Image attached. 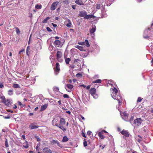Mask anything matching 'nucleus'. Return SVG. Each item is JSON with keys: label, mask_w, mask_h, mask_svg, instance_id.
I'll use <instances>...</instances> for the list:
<instances>
[{"label": "nucleus", "mask_w": 153, "mask_h": 153, "mask_svg": "<svg viewBox=\"0 0 153 153\" xmlns=\"http://www.w3.org/2000/svg\"><path fill=\"white\" fill-rule=\"evenodd\" d=\"M53 91L56 93L57 95H59V88L58 87H54L53 88Z\"/></svg>", "instance_id": "17"}, {"label": "nucleus", "mask_w": 153, "mask_h": 153, "mask_svg": "<svg viewBox=\"0 0 153 153\" xmlns=\"http://www.w3.org/2000/svg\"><path fill=\"white\" fill-rule=\"evenodd\" d=\"M75 48L78 49L79 50H80L81 51H85V50L83 49L82 47L79 46V45H76L75 46Z\"/></svg>", "instance_id": "24"}, {"label": "nucleus", "mask_w": 153, "mask_h": 153, "mask_svg": "<svg viewBox=\"0 0 153 153\" xmlns=\"http://www.w3.org/2000/svg\"><path fill=\"white\" fill-rule=\"evenodd\" d=\"M22 137L23 138L24 140H25V136L24 135H22Z\"/></svg>", "instance_id": "63"}, {"label": "nucleus", "mask_w": 153, "mask_h": 153, "mask_svg": "<svg viewBox=\"0 0 153 153\" xmlns=\"http://www.w3.org/2000/svg\"><path fill=\"white\" fill-rule=\"evenodd\" d=\"M13 87L15 88H20V86L17 84H14L13 85Z\"/></svg>", "instance_id": "32"}, {"label": "nucleus", "mask_w": 153, "mask_h": 153, "mask_svg": "<svg viewBox=\"0 0 153 153\" xmlns=\"http://www.w3.org/2000/svg\"><path fill=\"white\" fill-rule=\"evenodd\" d=\"M151 31V30L150 28H148V30H145L144 32V35H143V37L145 39H147L149 37L147 36H145V34H148V33H149V31Z\"/></svg>", "instance_id": "10"}, {"label": "nucleus", "mask_w": 153, "mask_h": 153, "mask_svg": "<svg viewBox=\"0 0 153 153\" xmlns=\"http://www.w3.org/2000/svg\"><path fill=\"white\" fill-rule=\"evenodd\" d=\"M73 86L71 84H67L65 88L67 91L68 92H70L71 91V89L73 88Z\"/></svg>", "instance_id": "8"}, {"label": "nucleus", "mask_w": 153, "mask_h": 153, "mask_svg": "<svg viewBox=\"0 0 153 153\" xmlns=\"http://www.w3.org/2000/svg\"><path fill=\"white\" fill-rule=\"evenodd\" d=\"M89 92L91 95H93L96 92V89L94 88H91Z\"/></svg>", "instance_id": "18"}, {"label": "nucleus", "mask_w": 153, "mask_h": 153, "mask_svg": "<svg viewBox=\"0 0 153 153\" xmlns=\"http://www.w3.org/2000/svg\"><path fill=\"white\" fill-rule=\"evenodd\" d=\"M54 44L56 45L59 46L61 47L62 46V44L61 43V42L58 40H56L54 42Z\"/></svg>", "instance_id": "16"}, {"label": "nucleus", "mask_w": 153, "mask_h": 153, "mask_svg": "<svg viewBox=\"0 0 153 153\" xmlns=\"http://www.w3.org/2000/svg\"><path fill=\"white\" fill-rule=\"evenodd\" d=\"M58 103H59V105H61V101L60 100H59L58 102Z\"/></svg>", "instance_id": "62"}, {"label": "nucleus", "mask_w": 153, "mask_h": 153, "mask_svg": "<svg viewBox=\"0 0 153 153\" xmlns=\"http://www.w3.org/2000/svg\"><path fill=\"white\" fill-rule=\"evenodd\" d=\"M35 137L37 141H40V139L38 136H35Z\"/></svg>", "instance_id": "41"}, {"label": "nucleus", "mask_w": 153, "mask_h": 153, "mask_svg": "<svg viewBox=\"0 0 153 153\" xmlns=\"http://www.w3.org/2000/svg\"><path fill=\"white\" fill-rule=\"evenodd\" d=\"M48 105L46 104H45L41 106V111H42L44 110L47 107Z\"/></svg>", "instance_id": "23"}, {"label": "nucleus", "mask_w": 153, "mask_h": 153, "mask_svg": "<svg viewBox=\"0 0 153 153\" xmlns=\"http://www.w3.org/2000/svg\"><path fill=\"white\" fill-rule=\"evenodd\" d=\"M42 7V6L41 5L37 4L35 6L36 8L38 9H41Z\"/></svg>", "instance_id": "34"}, {"label": "nucleus", "mask_w": 153, "mask_h": 153, "mask_svg": "<svg viewBox=\"0 0 153 153\" xmlns=\"http://www.w3.org/2000/svg\"><path fill=\"white\" fill-rule=\"evenodd\" d=\"M142 100V99L140 97H138L137 100V102H140Z\"/></svg>", "instance_id": "51"}, {"label": "nucleus", "mask_w": 153, "mask_h": 153, "mask_svg": "<svg viewBox=\"0 0 153 153\" xmlns=\"http://www.w3.org/2000/svg\"><path fill=\"white\" fill-rule=\"evenodd\" d=\"M50 17H48L44 19L42 21V22L43 23H46L47 22L48 20L50 19Z\"/></svg>", "instance_id": "30"}, {"label": "nucleus", "mask_w": 153, "mask_h": 153, "mask_svg": "<svg viewBox=\"0 0 153 153\" xmlns=\"http://www.w3.org/2000/svg\"><path fill=\"white\" fill-rule=\"evenodd\" d=\"M51 25L53 26L54 27H57V25L56 24H54V23H51Z\"/></svg>", "instance_id": "55"}, {"label": "nucleus", "mask_w": 153, "mask_h": 153, "mask_svg": "<svg viewBox=\"0 0 153 153\" xmlns=\"http://www.w3.org/2000/svg\"><path fill=\"white\" fill-rule=\"evenodd\" d=\"M92 134V132L91 131H87V134L88 135H90Z\"/></svg>", "instance_id": "50"}, {"label": "nucleus", "mask_w": 153, "mask_h": 153, "mask_svg": "<svg viewBox=\"0 0 153 153\" xmlns=\"http://www.w3.org/2000/svg\"><path fill=\"white\" fill-rule=\"evenodd\" d=\"M121 134L126 137L129 136V134L128 131L127 130H123L121 132Z\"/></svg>", "instance_id": "12"}, {"label": "nucleus", "mask_w": 153, "mask_h": 153, "mask_svg": "<svg viewBox=\"0 0 153 153\" xmlns=\"http://www.w3.org/2000/svg\"><path fill=\"white\" fill-rule=\"evenodd\" d=\"M75 2L76 4L79 5H84V3L82 0H76Z\"/></svg>", "instance_id": "19"}, {"label": "nucleus", "mask_w": 153, "mask_h": 153, "mask_svg": "<svg viewBox=\"0 0 153 153\" xmlns=\"http://www.w3.org/2000/svg\"><path fill=\"white\" fill-rule=\"evenodd\" d=\"M101 82V80L100 79H97L94 81L93 82V83H100Z\"/></svg>", "instance_id": "29"}, {"label": "nucleus", "mask_w": 153, "mask_h": 153, "mask_svg": "<svg viewBox=\"0 0 153 153\" xmlns=\"http://www.w3.org/2000/svg\"><path fill=\"white\" fill-rule=\"evenodd\" d=\"M39 126H38L34 125L33 123H31L30 125V127L31 129H34L37 128L39 127Z\"/></svg>", "instance_id": "21"}, {"label": "nucleus", "mask_w": 153, "mask_h": 153, "mask_svg": "<svg viewBox=\"0 0 153 153\" xmlns=\"http://www.w3.org/2000/svg\"><path fill=\"white\" fill-rule=\"evenodd\" d=\"M16 33L18 34L20 33L19 30L18 28H16Z\"/></svg>", "instance_id": "47"}, {"label": "nucleus", "mask_w": 153, "mask_h": 153, "mask_svg": "<svg viewBox=\"0 0 153 153\" xmlns=\"http://www.w3.org/2000/svg\"><path fill=\"white\" fill-rule=\"evenodd\" d=\"M63 96L64 98H68L69 97L68 95L67 94H64Z\"/></svg>", "instance_id": "46"}, {"label": "nucleus", "mask_w": 153, "mask_h": 153, "mask_svg": "<svg viewBox=\"0 0 153 153\" xmlns=\"http://www.w3.org/2000/svg\"><path fill=\"white\" fill-rule=\"evenodd\" d=\"M71 59L70 58H66L65 59V61L66 64H68Z\"/></svg>", "instance_id": "33"}, {"label": "nucleus", "mask_w": 153, "mask_h": 153, "mask_svg": "<svg viewBox=\"0 0 153 153\" xmlns=\"http://www.w3.org/2000/svg\"><path fill=\"white\" fill-rule=\"evenodd\" d=\"M79 16L80 17H84V18L87 14V12L85 10L80 11L79 12Z\"/></svg>", "instance_id": "13"}, {"label": "nucleus", "mask_w": 153, "mask_h": 153, "mask_svg": "<svg viewBox=\"0 0 153 153\" xmlns=\"http://www.w3.org/2000/svg\"><path fill=\"white\" fill-rule=\"evenodd\" d=\"M94 17V16L92 14L91 15H86L84 17V19H91L92 18H93Z\"/></svg>", "instance_id": "22"}, {"label": "nucleus", "mask_w": 153, "mask_h": 153, "mask_svg": "<svg viewBox=\"0 0 153 153\" xmlns=\"http://www.w3.org/2000/svg\"><path fill=\"white\" fill-rule=\"evenodd\" d=\"M59 121L60 124H60L61 126H63L65 125L66 123L65 119L63 118H61L60 117Z\"/></svg>", "instance_id": "14"}, {"label": "nucleus", "mask_w": 153, "mask_h": 153, "mask_svg": "<svg viewBox=\"0 0 153 153\" xmlns=\"http://www.w3.org/2000/svg\"><path fill=\"white\" fill-rule=\"evenodd\" d=\"M96 27L95 25H92V28L90 30V33L91 34H93L95 32Z\"/></svg>", "instance_id": "15"}, {"label": "nucleus", "mask_w": 153, "mask_h": 153, "mask_svg": "<svg viewBox=\"0 0 153 153\" xmlns=\"http://www.w3.org/2000/svg\"><path fill=\"white\" fill-rule=\"evenodd\" d=\"M80 86V87H83L84 88H85L86 87V86L84 85H83V84H82V85H80L79 86Z\"/></svg>", "instance_id": "58"}, {"label": "nucleus", "mask_w": 153, "mask_h": 153, "mask_svg": "<svg viewBox=\"0 0 153 153\" xmlns=\"http://www.w3.org/2000/svg\"><path fill=\"white\" fill-rule=\"evenodd\" d=\"M78 44L80 45H85L84 42H79L78 43Z\"/></svg>", "instance_id": "49"}, {"label": "nucleus", "mask_w": 153, "mask_h": 153, "mask_svg": "<svg viewBox=\"0 0 153 153\" xmlns=\"http://www.w3.org/2000/svg\"><path fill=\"white\" fill-rule=\"evenodd\" d=\"M1 98L2 99V102L7 106H9L11 104L10 102L11 101L10 99H7V100H5V97H1Z\"/></svg>", "instance_id": "6"}, {"label": "nucleus", "mask_w": 153, "mask_h": 153, "mask_svg": "<svg viewBox=\"0 0 153 153\" xmlns=\"http://www.w3.org/2000/svg\"><path fill=\"white\" fill-rule=\"evenodd\" d=\"M66 113H68V114H71V112L70 111H66Z\"/></svg>", "instance_id": "64"}, {"label": "nucleus", "mask_w": 153, "mask_h": 153, "mask_svg": "<svg viewBox=\"0 0 153 153\" xmlns=\"http://www.w3.org/2000/svg\"><path fill=\"white\" fill-rule=\"evenodd\" d=\"M60 118V117L58 116L55 117L52 121V125L58 127L60 125V124H59L58 123Z\"/></svg>", "instance_id": "3"}, {"label": "nucleus", "mask_w": 153, "mask_h": 153, "mask_svg": "<svg viewBox=\"0 0 153 153\" xmlns=\"http://www.w3.org/2000/svg\"><path fill=\"white\" fill-rule=\"evenodd\" d=\"M68 140V139L66 136H64L63 137L62 142H65Z\"/></svg>", "instance_id": "25"}, {"label": "nucleus", "mask_w": 153, "mask_h": 153, "mask_svg": "<svg viewBox=\"0 0 153 153\" xmlns=\"http://www.w3.org/2000/svg\"><path fill=\"white\" fill-rule=\"evenodd\" d=\"M4 87L3 84L2 83H0V88H2Z\"/></svg>", "instance_id": "52"}, {"label": "nucleus", "mask_w": 153, "mask_h": 153, "mask_svg": "<svg viewBox=\"0 0 153 153\" xmlns=\"http://www.w3.org/2000/svg\"><path fill=\"white\" fill-rule=\"evenodd\" d=\"M23 147L26 149H27L28 147V144L27 143L25 144V145H23Z\"/></svg>", "instance_id": "42"}, {"label": "nucleus", "mask_w": 153, "mask_h": 153, "mask_svg": "<svg viewBox=\"0 0 153 153\" xmlns=\"http://www.w3.org/2000/svg\"><path fill=\"white\" fill-rule=\"evenodd\" d=\"M58 127L62 130L63 131H66V128L63 126L59 125Z\"/></svg>", "instance_id": "26"}, {"label": "nucleus", "mask_w": 153, "mask_h": 153, "mask_svg": "<svg viewBox=\"0 0 153 153\" xmlns=\"http://www.w3.org/2000/svg\"><path fill=\"white\" fill-rule=\"evenodd\" d=\"M72 8L74 9H75L76 6L75 5H73L72 6Z\"/></svg>", "instance_id": "57"}, {"label": "nucleus", "mask_w": 153, "mask_h": 153, "mask_svg": "<svg viewBox=\"0 0 153 153\" xmlns=\"http://www.w3.org/2000/svg\"><path fill=\"white\" fill-rule=\"evenodd\" d=\"M101 5L100 4H96V8L97 9H100V8Z\"/></svg>", "instance_id": "37"}, {"label": "nucleus", "mask_w": 153, "mask_h": 153, "mask_svg": "<svg viewBox=\"0 0 153 153\" xmlns=\"http://www.w3.org/2000/svg\"><path fill=\"white\" fill-rule=\"evenodd\" d=\"M84 43L85 45L87 47H89L90 46V45L88 40L85 39V41L84 42Z\"/></svg>", "instance_id": "27"}, {"label": "nucleus", "mask_w": 153, "mask_h": 153, "mask_svg": "<svg viewBox=\"0 0 153 153\" xmlns=\"http://www.w3.org/2000/svg\"><path fill=\"white\" fill-rule=\"evenodd\" d=\"M58 3V2L57 1L54 2L51 5V9L52 10H55L56 7Z\"/></svg>", "instance_id": "9"}, {"label": "nucleus", "mask_w": 153, "mask_h": 153, "mask_svg": "<svg viewBox=\"0 0 153 153\" xmlns=\"http://www.w3.org/2000/svg\"><path fill=\"white\" fill-rule=\"evenodd\" d=\"M5 146L6 147H8L9 146L7 140V139H6L5 141Z\"/></svg>", "instance_id": "38"}, {"label": "nucleus", "mask_w": 153, "mask_h": 153, "mask_svg": "<svg viewBox=\"0 0 153 153\" xmlns=\"http://www.w3.org/2000/svg\"><path fill=\"white\" fill-rule=\"evenodd\" d=\"M101 131L103 134L104 133H108V132L104 130H102Z\"/></svg>", "instance_id": "60"}, {"label": "nucleus", "mask_w": 153, "mask_h": 153, "mask_svg": "<svg viewBox=\"0 0 153 153\" xmlns=\"http://www.w3.org/2000/svg\"><path fill=\"white\" fill-rule=\"evenodd\" d=\"M103 133L102 132V131H100L98 133V135L99 137L100 138L102 139H103L105 138V136L103 135Z\"/></svg>", "instance_id": "20"}, {"label": "nucleus", "mask_w": 153, "mask_h": 153, "mask_svg": "<svg viewBox=\"0 0 153 153\" xmlns=\"http://www.w3.org/2000/svg\"><path fill=\"white\" fill-rule=\"evenodd\" d=\"M118 109L120 112V114L123 119L126 121H127V119L128 118V115L125 112H121L120 111L119 107L117 108Z\"/></svg>", "instance_id": "5"}, {"label": "nucleus", "mask_w": 153, "mask_h": 153, "mask_svg": "<svg viewBox=\"0 0 153 153\" xmlns=\"http://www.w3.org/2000/svg\"><path fill=\"white\" fill-rule=\"evenodd\" d=\"M80 60L79 59H74V62H78V61H80Z\"/></svg>", "instance_id": "54"}, {"label": "nucleus", "mask_w": 153, "mask_h": 153, "mask_svg": "<svg viewBox=\"0 0 153 153\" xmlns=\"http://www.w3.org/2000/svg\"><path fill=\"white\" fill-rule=\"evenodd\" d=\"M82 135L83 136V137H86L84 133H82Z\"/></svg>", "instance_id": "59"}, {"label": "nucleus", "mask_w": 153, "mask_h": 153, "mask_svg": "<svg viewBox=\"0 0 153 153\" xmlns=\"http://www.w3.org/2000/svg\"><path fill=\"white\" fill-rule=\"evenodd\" d=\"M25 51V50L24 49H22L21 51H20L19 53L20 54L22 52H24Z\"/></svg>", "instance_id": "48"}, {"label": "nucleus", "mask_w": 153, "mask_h": 153, "mask_svg": "<svg viewBox=\"0 0 153 153\" xmlns=\"http://www.w3.org/2000/svg\"><path fill=\"white\" fill-rule=\"evenodd\" d=\"M143 131L146 132L148 130V128H147V127L145 126L143 128Z\"/></svg>", "instance_id": "40"}, {"label": "nucleus", "mask_w": 153, "mask_h": 153, "mask_svg": "<svg viewBox=\"0 0 153 153\" xmlns=\"http://www.w3.org/2000/svg\"><path fill=\"white\" fill-rule=\"evenodd\" d=\"M8 94L9 95L11 96L13 94V90L12 89H10L8 91Z\"/></svg>", "instance_id": "28"}, {"label": "nucleus", "mask_w": 153, "mask_h": 153, "mask_svg": "<svg viewBox=\"0 0 153 153\" xmlns=\"http://www.w3.org/2000/svg\"><path fill=\"white\" fill-rule=\"evenodd\" d=\"M63 3L65 4H68V0H65L63 1Z\"/></svg>", "instance_id": "53"}, {"label": "nucleus", "mask_w": 153, "mask_h": 153, "mask_svg": "<svg viewBox=\"0 0 153 153\" xmlns=\"http://www.w3.org/2000/svg\"><path fill=\"white\" fill-rule=\"evenodd\" d=\"M46 29L47 30L48 32H51L52 31V30L49 27H47Z\"/></svg>", "instance_id": "43"}, {"label": "nucleus", "mask_w": 153, "mask_h": 153, "mask_svg": "<svg viewBox=\"0 0 153 153\" xmlns=\"http://www.w3.org/2000/svg\"><path fill=\"white\" fill-rule=\"evenodd\" d=\"M90 85H88L86 87V89H89L90 88Z\"/></svg>", "instance_id": "61"}, {"label": "nucleus", "mask_w": 153, "mask_h": 153, "mask_svg": "<svg viewBox=\"0 0 153 153\" xmlns=\"http://www.w3.org/2000/svg\"><path fill=\"white\" fill-rule=\"evenodd\" d=\"M55 73L56 75L60 71V67L59 64L57 62L56 63L55 67L54 68Z\"/></svg>", "instance_id": "7"}, {"label": "nucleus", "mask_w": 153, "mask_h": 153, "mask_svg": "<svg viewBox=\"0 0 153 153\" xmlns=\"http://www.w3.org/2000/svg\"><path fill=\"white\" fill-rule=\"evenodd\" d=\"M112 90L111 95L112 97L114 100H117L118 102L119 105L120 106L123 100L122 97L120 95L119 92H118V90L115 87H113V88H112L111 89Z\"/></svg>", "instance_id": "1"}, {"label": "nucleus", "mask_w": 153, "mask_h": 153, "mask_svg": "<svg viewBox=\"0 0 153 153\" xmlns=\"http://www.w3.org/2000/svg\"><path fill=\"white\" fill-rule=\"evenodd\" d=\"M68 21L69 22L68 23L66 24V26H67L68 27H71V21L69 19L68 20Z\"/></svg>", "instance_id": "31"}, {"label": "nucleus", "mask_w": 153, "mask_h": 153, "mask_svg": "<svg viewBox=\"0 0 153 153\" xmlns=\"http://www.w3.org/2000/svg\"><path fill=\"white\" fill-rule=\"evenodd\" d=\"M44 153H52L51 150L48 147H45L42 150Z\"/></svg>", "instance_id": "11"}, {"label": "nucleus", "mask_w": 153, "mask_h": 153, "mask_svg": "<svg viewBox=\"0 0 153 153\" xmlns=\"http://www.w3.org/2000/svg\"><path fill=\"white\" fill-rule=\"evenodd\" d=\"M83 145H84V146H85V147H86V146H87V141H85L84 142Z\"/></svg>", "instance_id": "45"}, {"label": "nucleus", "mask_w": 153, "mask_h": 153, "mask_svg": "<svg viewBox=\"0 0 153 153\" xmlns=\"http://www.w3.org/2000/svg\"><path fill=\"white\" fill-rule=\"evenodd\" d=\"M18 104L19 105L21 106L22 107H23L24 106L23 104H22L21 102L20 101H18Z\"/></svg>", "instance_id": "44"}, {"label": "nucleus", "mask_w": 153, "mask_h": 153, "mask_svg": "<svg viewBox=\"0 0 153 153\" xmlns=\"http://www.w3.org/2000/svg\"><path fill=\"white\" fill-rule=\"evenodd\" d=\"M142 120L141 118H137L134 121H133L132 120H130L131 123L132 124L133 126H134L135 127H137L140 126L142 123Z\"/></svg>", "instance_id": "2"}, {"label": "nucleus", "mask_w": 153, "mask_h": 153, "mask_svg": "<svg viewBox=\"0 0 153 153\" xmlns=\"http://www.w3.org/2000/svg\"><path fill=\"white\" fill-rule=\"evenodd\" d=\"M70 67L72 68H74V65H70Z\"/></svg>", "instance_id": "56"}, {"label": "nucleus", "mask_w": 153, "mask_h": 153, "mask_svg": "<svg viewBox=\"0 0 153 153\" xmlns=\"http://www.w3.org/2000/svg\"><path fill=\"white\" fill-rule=\"evenodd\" d=\"M57 59L59 62H62L63 59H62V53L60 51H58L57 52L56 54Z\"/></svg>", "instance_id": "4"}, {"label": "nucleus", "mask_w": 153, "mask_h": 153, "mask_svg": "<svg viewBox=\"0 0 153 153\" xmlns=\"http://www.w3.org/2000/svg\"><path fill=\"white\" fill-rule=\"evenodd\" d=\"M56 144L60 148H62L63 146L62 144H61L60 143H59V142L58 141L57 142V143Z\"/></svg>", "instance_id": "39"}, {"label": "nucleus", "mask_w": 153, "mask_h": 153, "mask_svg": "<svg viewBox=\"0 0 153 153\" xmlns=\"http://www.w3.org/2000/svg\"><path fill=\"white\" fill-rule=\"evenodd\" d=\"M58 141L57 140H53L51 141V144L52 145L56 144Z\"/></svg>", "instance_id": "35"}, {"label": "nucleus", "mask_w": 153, "mask_h": 153, "mask_svg": "<svg viewBox=\"0 0 153 153\" xmlns=\"http://www.w3.org/2000/svg\"><path fill=\"white\" fill-rule=\"evenodd\" d=\"M93 97L95 98V99H97L98 97V95L95 93L93 95H92Z\"/></svg>", "instance_id": "36"}]
</instances>
